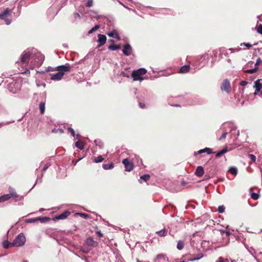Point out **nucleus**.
<instances>
[{
  "label": "nucleus",
  "instance_id": "nucleus-32",
  "mask_svg": "<svg viewBox=\"0 0 262 262\" xmlns=\"http://www.w3.org/2000/svg\"><path fill=\"white\" fill-rule=\"evenodd\" d=\"M4 247L6 249L9 248L10 246L13 247L12 243H9L8 241H5L3 244Z\"/></svg>",
  "mask_w": 262,
  "mask_h": 262
},
{
  "label": "nucleus",
  "instance_id": "nucleus-50",
  "mask_svg": "<svg viewBox=\"0 0 262 262\" xmlns=\"http://www.w3.org/2000/svg\"><path fill=\"white\" fill-rule=\"evenodd\" d=\"M216 262H225V261H224V259L223 257H220L219 258V260Z\"/></svg>",
  "mask_w": 262,
  "mask_h": 262
},
{
  "label": "nucleus",
  "instance_id": "nucleus-19",
  "mask_svg": "<svg viewBox=\"0 0 262 262\" xmlns=\"http://www.w3.org/2000/svg\"><path fill=\"white\" fill-rule=\"evenodd\" d=\"M253 190V188H251L249 189V192L250 193L251 197L254 200H257L259 198V195L258 193L252 192Z\"/></svg>",
  "mask_w": 262,
  "mask_h": 262
},
{
  "label": "nucleus",
  "instance_id": "nucleus-1",
  "mask_svg": "<svg viewBox=\"0 0 262 262\" xmlns=\"http://www.w3.org/2000/svg\"><path fill=\"white\" fill-rule=\"evenodd\" d=\"M57 71H58L55 74H54L51 77V79L53 80H59L61 79L64 74V72H68L71 69L69 65H62L57 67Z\"/></svg>",
  "mask_w": 262,
  "mask_h": 262
},
{
  "label": "nucleus",
  "instance_id": "nucleus-9",
  "mask_svg": "<svg viewBox=\"0 0 262 262\" xmlns=\"http://www.w3.org/2000/svg\"><path fill=\"white\" fill-rule=\"evenodd\" d=\"M30 56L31 54L30 52L24 51L21 55V62L23 63H28Z\"/></svg>",
  "mask_w": 262,
  "mask_h": 262
},
{
  "label": "nucleus",
  "instance_id": "nucleus-11",
  "mask_svg": "<svg viewBox=\"0 0 262 262\" xmlns=\"http://www.w3.org/2000/svg\"><path fill=\"white\" fill-rule=\"evenodd\" d=\"M132 49L129 44L127 43L123 46L122 52L126 56H129L132 53Z\"/></svg>",
  "mask_w": 262,
  "mask_h": 262
},
{
  "label": "nucleus",
  "instance_id": "nucleus-24",
  "mask_svg": "<svg viewBox=\"0 0 262 262\" xmlns=\"http://www.w3.org/2000/svg\"><path fill=\"white\" fill-rule=\"evenodd\" d=\"M114 164L113 163H111L109 164H103L102 167L104 169L107 170L113 168L114 167Z\"/></svg>",
  "mask_w": 262,
  "mask_h": 262
},
{
  "label": "nucleus",
  "instance_id": "nucleus-51",
  "mask_svg": "<svg viewBox=\"0 0 262 262\" xmlns=\"http://www.w3.org/2000/svg\"><path fill=\"white\" fill-rule=\"evenodd\" d=\"M115 38H116L118 40H120L121 38L120 37H119V35L118 34V33L117 34H116L115 36Z\"/></svg>",
  "mask_w": 262,
  "mask_h": 262
},
{
  "label": "nucleus",
  "instance_id": "nucleus-30",
  "mask_svg": "<svg viewBox=\"0 0 262 262\" xmlns=\"http://www.w3.org/2000/svg\"><path fill=\"white\" fill-rule=\"evenodd\" d=\"M149 178H150V176L147 174H144L140 177V179L143 180L144 182H146L148 180H149Z\"/></svg>",
  "mask_w": 262,
  "mask_h": 262
},
{
  "label": "nucleus",
  "instance_id": "nucleus-37",
  "mask_svg": "<svg viewBox=\"0 0 262 262\" xmlns=\"http://www.w3.org/2000/svg\"><path fill=\"white\" fill-rule=\"evenodd\" d=\"M77 214L84 219H88L89 215L84 213H77Z\"/></svg>",
  "mask_w": 262,
  "mask_h": 262
},
{
  "label": "nucleus",
  "instance_id": "nucleus-15",
  "mask_svg": "<svg viewBox=\"0 0 262 262\" xmlns=\"http://www.w3.org/2000/svg\"><path fill=\"white\" fill-rule=\"evenodd\" d=\"M71 214L69 211H65L59 215L56 216L55 218L57 220H64L66 219Z\"/></svg>",
  "mask_w": 262,
  "mask_h": 262
},
{
  "label": "nucleus",
  "instance_id": "nucleus-16",
  "mask_svg": "<svg viewBox=\"0 0 262 262\" xmlns=\"http://www.w3.org/2000/svg\"><path fill=\"white\" fill-rule=\"evenodd\" d=\"M194 173L197 177H201L203 176V175L204 173V170L203 167H202L201 166H198L196 168Z\"/></svg>",
  "mask_w": 262,
  "mask_h": 262
},
{
  "label": "nucleus",
  "instance_id": "nucleus-56",
  "mask_svg": "<svg viewBox=\"0 0 262 262\" xmlns=\"http://www.w3.org/2000/svg\"><path fill=\"white\" fill-rule=\"evenodd\" d=\"M260 95L262 96V91L260 92Z\"/></svg>",
  "mask_w": 262,
  "mask_h": 262
},
{
  "label": "nucleus",
  "instance_id": "nucleus-13",
  "mask_svg": "<svg viewBox=\"0 0 262 262\" xmlns=\"http://www.w3.org/2000/svg\"><path fill=\"white\" fill-rule=\"evenodd\" d=\"M85 243L88 246L96 247L98 245L97 242L95 241L91 237H88L86 239Z\"/></svg>",
  "mask_w": 262,
  "mask_h": 262
},
{
  "label": "nucleus",
  "instance_id": "nucleus-3",
  "mask_svg": "<svg viewBox=\"0 0 262 262\" xmlns=\"http://www.w3.org/2000/svg\"><path fill=\"white\" fill-rule=\"evenodd\" d=\"M10 193L9 194H6L0 196V203L8 201L11 199H16L18 198L19 195L16 192L15 190L12 188L9 189Z\"/></svg>",
  "mask_w": 262,
  "mask_h": 262
},
{
  "label": "nucleus",
  "instance_id": "nucleus-33",
  "mask_svg": "<svg viewBox=\"0 0 262 262\" xmlns=\"http://www.w3.org/2000/svg\"><path fill=\"white\" fill-rule=\"evenodd\" d=\"M117 34V32L116 30H113L112 32L107 33V35L110 37H114L116 35V34Z\"/></svg>",
  "mask_w": 262,
  "mask_h": 262
},
{
  "label": "nucleus",
  "instance_id": "nucleus-42",
  "mask_svg": "<svg viewBox=\"0 0 262 262\" xmlns=\"http://www.w3.org/2000/svg\"><path fill=\"white\" fill-rule=\"evenodd\" d=\"M227 135V132H225V133H224L222 134V136H221V137L219 139V140L220 141H221V140H223V139H225V138H226V137Z\"/></svg>",
  "mask_w": 262,
  "mask_h": 262
},
{
  "label": "nucleus",
  "instance_id": "nucleus-22",
  "mask_svg": "<svg viewBox=\"0 0 262 262\" xmlns=\"http://www.w3.org/2000/svg\"><path fill=\"white\" fill-rule=\"evenodd\" d=\"M228 151V148L227 147H225L222 150H221L220 151L216 153V157L219 158V157H221L223 155H224V154H225L226 152H227Z\"/></svg>",
  "mask_w": 262,
  "mask_h": 262
},
{
  "label": "nucleus",
  "instance_id": "nucleus-52",
  "mask_svg": "<svg viewBox=\"0 0 262 262\" xmlns=\"http://www.w3.org/2000/svg\"><path fill=\"white\" fill-rule=\"evenodd\" d=\"M58 130L61 134H62L64 133L63 130L62 129H58Z\"/></svg>",
  "mask_w": 262,
  "mask_h": 262
},
{
  "label": "nucleus",
  "instance_id": "nucleus-44",
  "mask_svg": "<svg viewBox=\"0 0 262 262\" xmlns=\"http://www.w3.org/2000/svg\"><path fill=\"white\" fill-rule=\"evenodd\" d=\"M221 233H225L226 236H229V235H230L231 233L229 231H224V230H222L221 231Z\"/></svg>",
  "mask_w": 262,
  "mask_h": 262
},
{
  "label": "nucleus",
  "instance_id": "nucleus-53",
  "mask_svg": "<svg viewBox=\"0 0 262 262\" xmlns=\"http://www.w3.org/2000/svg\"><path fill=\"white\" fill-rule=\"evenodd\" d=\"M48 166L46 165V166L43 167V170L44 171H45V170L48 168Z\"/></svg>",
  "mask_w": 262,
  "mask_h": 262
},
{
  "label": "nucleus",
  "instance_id": "nucleus-45",
  "mask_svg": "<svg viewBox=\"0 0 262 262\" xmlns=\"http://www.w3.org/2000/svg\"><path fill=\"white\" fill-rule=\"evenodd\" d=\"M96 233H97V234L98 235V236L99 237H101L103 235V234L102 233V232H101V231H100V230L99 231H96Z\"/></svg>",
  "mask_w": 262,
  "mask_h": 262
},
{
  "label": "nucleus",
  "instance_id": "nucleus-39",
  "mask_svg": "<svg viewBox=\"0 0 262 262\" xmlns=\"http://www.w3.org/2000/svg\"><path fill=\"white\" fill-rule=\"evenodd\" d=\"M257 32L262 35V25H259L257 27Z\"/></svg>",
  "mask_w": 262,
  "mask_h": 262
},
{
  "label": "nucleus",
  "instance_id": "nucleus-5",
  "mask_svg": "<svg viewBox=\"0 0 262 262\" xmlns=\"http://www.w3.org/2000/svg\"><path fill=\"white\" fill-rule=\"evenodd\" d=\"M45 59V56L40 54H37L35 55V58L31 61V66L39 67L41 66L43 63Z\"/></svg>",
  "mask_w": 262,
  "mask_h": 262
},
{
  "label": "nucleus",
  "instance_id": "nucleus-23",
  "mask_svg": "<svg viewBox=\"0 0 262 262\" xmlns=\"http://www.w3.org/2000/svg\"><path fill=\"white\" fill-rule=\"evenodd\" d=\"M39 108L41 114H43L45 111V103L43 102H41L39 104Z\"/></svg>",
  "mask_w": 262,
  "mask_h": 262
},
{
  "label": "nucleus",
  "instance_id": "nucleus-29",
  "mask_svg": "<svg viewBox=\"0 0 262 262\" xmlns=\"http://www.w3.org/2000/svg\"><path fill=\"white\" fill-rule=\"evenodd\" d=\"M75 145L77 148H78L80 149H83V148L84 147L83 143L79 141H78L75 143Z\"/></svg>",
  "mask_w": 262,
  "mask_h": 262
},
{
  "label": "nucleus",
  "instance_id": "nucleus-58",
  "mask_svg": "<svg viewBox=\"0 0 262 262\" xmlns=\"http://www.w3.org/2000/svg\"><path fill=\"white\" fill-rule=\"evenodd\" d=\"M52 132H55V130L54 129L52 130Z\"/></svg>",
  "mask_w": 262,
  "mask_h": 262
},
{
  "label": "nucleus",
  "instance_id": "nucleus-28",
  "mask_svg": "<svg viewBox=\"0 0 262 262\" xmlns=\"http://www.w3.org/2000/svg\"><path fill=\"white\" fill-rule=\"evenodd\" d=\"M100 26L99 25H95L93 28H92L89 32L88 34H90L93 33L94 32L97 30L98 29H99Z\"/></svg>",
  "mask_w": 262,
  "mask_h": 262
},
{
  "label": "nucleus",
  "instance_id": "nucleus-47",
  "mask_svg": "<svg viewBox=\"0 0 262 262\" xmlns=\"http://www.w3.org/2000/svg\"><path fill=\"white\" fill-rule=\"evenodd\" d=\"M243 45H244V46H246L247 47H248V48H249L252 47V45H250V43H243V44L242 43V44H241V46H242Z\"/></svg>",
  "mask_w": 262,
  "mask_h": 262
},
{
  "label": "nucleus",
  "instance_id": "nucleus-27",
  "mask_svg": "<svg viewBox=\"0 0 262 262\" xmlns=\"http://www.w3.org/2000/svg\"><path fill=\"white\" fill-rule=\"evenodd\" d=\"M184 243L183 241H178V244H177V248L179 250L183 249L184 248Z\"/></svg>",
  "mask_w": 262,
  "mask_h": 262
},
{
  "label": "nucleus",
  "instance_id": "nucleus-57",
  "mask_svg": "<svg viewBox=\"0 0 262 262\" xmlns=\"http://www.w3.org/2000/svg\"><path fill=\"white\" fill-rule=\"evenodd\" d=\"M176 106H179L180 105L179 104L176 105Z\"/></svg>",
  "mask_w": 262,
  "mask_h": 262
},
{
  "label": "nucleus",
  "instance_id": "nucleus-48",
  "mask_svg": "<svg viewBox=\"0 0 262 262\" xmlns=\"http://www.w3.org/2000/svg\"><path fill=\"white\" fill-rule=\"evenodd\" d=\"M261 62V60H260V59L259 58L257 60V61L255 64V67H257V66Z\"/></svg>",
  "mask_w": 262,
  "mask_h": 262
},
{
  "label": "nucleus",
  "instance_id": "nucleus-25",
  "mask_svg": "<svg viewBox=\"0 0 262 262\" xmlns=\"http://www.w3.org/2000/svg\"><path fill=\"white\" fill-rule=\"evenodd\" d=\"M108 49L113 51L117 50L121 48L120 45H112L108 47Z\"/></svg>",
  "mask_w": 262,
  "mask_h": 262
},
{
  "label": "nucleus",
  "instance_id": "nucleus-6",
  "mask_svg": "<svg viewBox=\"0 0 262 262\" xmlns=\"http://www.w3.org/2000/svg\"><path fill=\"white\" fill-rule=\"evenodd\" d=\"M11 15V10L9 8H7L3 13L0 14V19L4 20L7 25H9L11 23V19L8 18V17Z\"/></svg>",
  "mask_w": 262,
  "mask_h": 262
},
{
  "label": "nucleus",
  "instance_id": "nucleus-17",
  "mask_svg": "<svg viewBox=\"0 0 262 262\" xmlns=\"http://www.w3.org/2000/svg\"><path fill=\"white\" fill-rule=\"evenodd\" d=\"M206 152L207 154H211L213 153L212 149L211 148L206 147L204 149H202L197 151L195 154H201L202 153Z\"/></svg>",
  "mask_w": 262,
  "mask_h": 262
},
{
  "label": "nucleus",
  "instance_id": "nucleus-55",
  "mask_svg": "<svg viewBox=\"0 0 262 262\" xmlns=\"http://www.w3.org/2000/svg\"><path fill=\"white\" fill-rule=\"evenodd\" d=\"M137 262H142V261H140L139 259H137Z\"/></svg>",
  "mask_w": 262,
  "mask_h": 262
},
{
  "label": "nucleus",
  "instance_id": "nucleus-7",
  "mask_svg": "<svg viewBox=\"0 0 262 262\" xmlns=\"http://www.w3.org/2000/svg\"><path fill=\"white\" fill-rule=\"evenodd\" d=\"M221 90L223 92H225L226 93L229 94L231 91V88L230 83L227 79H224L221 85Z\"/></svg>",
  "mask_w": 262,
  "mask_h": 262
},
{
  "label": "nucleus",
  "instance_id": "nucleus-4",
  "mask_svg": "<svg viewBox=\"0 0 262 262\" xmlns=\"http://www.w3.org/2000/svg\"><path fill=\"white\" fill-rule=\"evenodd\" d=\"M26 242V237L23 233L19 234L12 243L13 246L20 247L23 246Z\"/></svg>",
  "mask_w": 262,
  "mask_h": 262
},
{
  "label": "nucleus",
  "instance_id": "nucleus-34",
  "mask_svg": "<svg viewBox=\"0 0 262 262\" xmlns=\"http://www.w3.org/2000/svg\"><path fill=\"white\" fill-rule=\"evenodd\" d=\"M257 67H255V68L253 69L247 70H246L245 72L247 73L253 74L257 71Z\"/></svg>",
  "mask_w": 262,
  "mask_h": 262
},
{
  "label": "nucleus",
  "instance_id": "nucleus-40",
  "mask_svg": "<svg viewBox=\"0 0 262 262\" xmlns=\"http://www.w3.org/2000/svg\"><path fill=\"white\" fill-rule=\"evenodd\" d=\"M68 132L70 133L73 137H75V134L74 130L71 127L68 128Z\"/></svg>",
  "mask_w": 262,
  "mask_h": 262
},
{
  "label": "nucleus",
  "instance_id": "nucleus-35",
  "mask_svg": "<svg viewBox=\"0 0 262 262\" xmlns=\"http://www.w3.org/2000/svg\"><path fill=\"white\" fill-rule=\"evenodd\" d=\"M248 156L249 158L250 159V160L253 162H255L256 161V157L254 155L249 154L248 155Z\"/></svg>",
  "mask_w": 262,
  "mask_h": 262
},
{
  "label": "nucleus",
  "instance_id": "nucleus-2",
  "mask_svg": "<svg viewBox=\"0 0 262 262\" xmlns=\"http://www.w3.org/2000/svg\"><path fill=\"white\" fill-rule=\"evenodd\" d=\"M147 72V70L144 68H140L137 70H134L132 73V77L134 81H141L144 79L142 77Z\"/></svg>",
  "mask_w": 262,
  "mask_h": 262
},
{
  "label": "nucleus",
  "instance_id": "nucleus-14",
  "mask_svg": "<svg viewBox=\"0 0 262 262\" xmlns=\"http://www.w3.org/2000/svg\"><path fill=\"white\" fill-rule=\"evenodd\" d=\"M167 261L168 259L167 257L162 254L158 255L154 260V262H167Z\"/></svg>",
  "mask_w": 262,
  "mask_h": 262
},
{
  "label": "nucleus",
  "instance_id": "nucleus-46",
  "mask_svg": "<svg viewBox=\"0 0 262 262\" xmlns=\"http://www.w3.org/2000/svg\"><path fill=\"white\" fill-rule=\"evenodd\" d=\"M248 84V82L246 81H242L240 83V84L242 85V86H245L247 84Z\"/></svg>",
  "mask_w": 262,
  "mask_h": 262
},
{
  "label": "nucleus",
  "instance_id": "nucleus-18",
  "mask_svg": "<svg viewBox=\"0 0 262 262\" xmlns=\"http://www.w3.org/2000/svg\"><path fill=\"white\" fill-rule=\"evenodd\" d=\"M190 66L189 65H184L181 67L179 70L180 73H186L189 71Z\"/></svg>",
  "mask_w": 262,
  "mask_h": 262
},
{
  "label": "nucleus",
  "instance_id": "nucleus-10",
  "mask_svg": "<svg viewBox=\"0 0 262 262\" xmlns=\"http://www.w3.org/2000/svg\"><path fill=\"white\" fill-rule=\"evenodd\" d=\"M97 36L98 42L99 43L98 45V47H100L106 43V37L105 35L100 34H99Z\"/></svg>",
  "mask_w": 262,
  "mask_h": 262
},
{
  "label": "nucleus",
  "instance_id": "nucleus-38",
  "mask_svg": "<svg viewBox=\"0 0 262 262\" xmlns=\"http://www.w3.org/2000/svg\"><path fill=\"white\" fill-rule=\"evenodd\" d=\"M225 208L223 205L220 206L218 208L217 210L219 213H223L225 211Z\"/></svg>",
  "mask_w": 262,
  "mask_h": 262
},
{
  "label": "nucleus",
  "instance_id": "nucleus-20",
  "mask_svg": "<svg viewBox=\"0 0 262 262\" xmlns=\"http://www.w3.org/2000/svg\"><path fill=\"white\" fill-rule=\"evenodd\" d=\"M156 233L160 237H165L167 234V230L164 228L161 230L156 231Z\"/></svg>",
  "mask_w": 262,
  "mask_h": 262
},
{
  "label": "nucleus",
  "instance_id": "nucleus-59",
  "mask_svg": "<svg viewBox=\"0 0 262 262\" xmlns=\"http://www.w3.org/2000/svg\"><path fill=\"white\" fill-rule=\"evenodd\" d=\"M52 132H55V130L54 129L52 130Z\"/></svg>",
  "mask_w": 262,
  "mask_h": 262
},
{
  "label": "nucleus",
  "instance_id": "nucleus-43",
  "mask_svg": "<svg viewBox=\"0 0 262 262\" xmlns=\"http://www.w3.org/2000/svg\"><path fill=\"white\" fill-rule=\"evenodd\" d=\"M73 15H74V17L75 18H77L80 19L81 18V16H80V14L78 13H77V12H75L73 14Z\"/></svg>",
  "mask_w": 262,
  "mask_h": 262
},
{
  "label": "nucleus",
  "instance_id": "nucleus-49",
  "mask_svg": "<svg viewBox=\"0 0 262 262\" xmlns=\"http://www.w3.org/2000/svg\"><path fill=\"white\" fill-rule=\"evenodd\" d=\"M139 106L141 108H144L145 107V104L144 103L140 102Z\"/></svg>",
  "mask_w": 262,
  "mask_h": 262
},
{
  "label": "nucleus",
  "instance_id": "nucleus-31",
  "mask_svg": "<svg viewBox=\"0 0 262 262\" xmlns=\"http://www.w3.org/2000/svg\"><path fill=\"white\" fill-rule=\"evenodd\" d=\"M229 171L232 174L235 176L237 174V170L236 168L232 167L230 168Z\"/></svg>",
  "mask_w": 262,
  "mask_h": 262
},
{
  "label": "nucleus",
  "instance_id": "nucleus-26",
  "mask_svg": "<svg viewBox=\"0 0 262 262\" xmlns=\"http://www.w3.org/2000/svg\"><path fill=\"white\" fill-rule=\"evenodd\" d=\"M104 158L101 156H99L97 157H95L93 159V161L95 163L101 162L103 161Z\"/></svg>",
  "mask_w": 262,
  "mask_h": 262
},
{
  "label": "nucleus",
  "instance_id": "nucleus-8",
  "mask_svg": "<svg viewBox=\"0 0 262 262\" xmlns=\"http://www.w3.org/2000/svg\"><path fill=\"white\" fill-rule=\"evenodd\" d=\"M122 163L124 164L126 171H130L133 170L134 164L132 162L130 161L128 159H124L122 161Z\"/></svg>",
  "mask_w": 262,
  "mask_h": 262
},
{
  "label": "nucleus",
  "instance_id": "nucleus-12",
  "mask_svg": "<svg viewBox=\"0 0 262 262\" xmlns=\"http://www.w3.org/2000/svg\"><path fill=\"white\" fill-rule=\"evenodd\" d=\"M254 87L255 88V94L260 92L261 89H262V79H258L255 81Z\"/></svg>",
  "mask_w": 262,
  "mask_h": 262
},
{
  "label": "nucleus",
  "instance_id": "nucleus-41",
  "mask_svg": "<svg viewBox=\"0 0 262 262\" xmlns=\"http://www.w3.org/2000/svg\"><path fill=\"white\" fill-rule=\"evenodd\" d=\"M48 218L47 217H38L35 219H31L33 221H37V220H40L41 222H43L45 220H47Z\"/></svg>",
  "mask_w": 262,
  "mask_h": 262
},
{
  "label": "nucleus",
  "instance_id": "nucleus-36",
  "mask_svg": "<svg viewBox=\"0 0 262 262\" xmlns=\"http://www.w3.org/2000/svg\"><path fill=\"white\" fill-rule=\"evenodd\" d=\"M93 0H88L87 3L85 4V6L87 7H91L93 6Z\"/></svg>",
  "mask_w": 262,
  "mask_h": 262
},
{
  "label": "nucleus",
  "instance_id": "nucleus-54",
  "mask_svg": "<svg viewBox=\"0 0 262 262\" xmlns=\"http://www.w3.org/2000/svg\"><path fill=\"white\" fill-rule=\"evenodd\" d=\"M110 41L111 42H112V43H114V40H110Z\"/></svg>",
  "mask_w": 262,
  "mask_h": 262
},
{
  "label": "nucleus",
  "instance_id": "nucleus-21",
  "mask_svg": "<svg viewBox=\"0 0 262 262\" xmlns=\"http://www.w3.org/2000/svg\"><path fill=\"white\" fill-rule=\"evenodd\" d=\"M203 254L201 253H200L196 255V256H194L193 255L192 257L191 258H190V259H189V261H193L194 260H199V259H201L202 257H203Z\"/></svg>",
  "mask_w": 262,
  "mask_h": 262
}]
</instances>
